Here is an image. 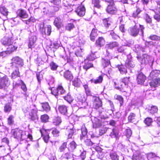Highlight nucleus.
<instances>
[{
    "label": "nucleus",
    "instance_id": "1",
    "mask_svg": "<svg viewBox=\"0 0 160 160\" xmlns=\"http://www.w3.org/2000/svg\"><path fill=\"white\" fill-rule=\"evenodd\" d=\"M144 27L143 25L139 24V28L138 26L136 24L133 26H132L129 28L128 29V32L131 36L134 37L137 36L139 34V31H140L139 34L142 36L143 35V30L144 29Z\"/></svg>",
    "mask_w": 160,
    "mask_h": 160
},
{
    "label": "nucleus",
    "instance_id": "2",
    "mask_svg": "<svg viewBox=\"0 0 160 160\" xmlns=\"http://www.w3.org/2000/svg\"><path fill=\"white\" fill-rule=\"evenodd\" d=\"M130 77H125L124 78L122 81L115 80H114V84L115 88L122 92H125L124 88L130 82Z\"/></svg>",
    "mask_w": 160,
    "mask_h": 160
},
{
    "label": "nucleus",
    "instance_id": "3",
    "mask_svg": "<svg viewBox=\"0 0 160 160\" xmlns=\"http://www.w3.org/2000/svg\"><path fill=\"white\" fill-rule=\"evenodd\" d=\"M12 132L15 138L18 140H23L26 138V132L19 129L12 130Z\"/></svg>",
    "mask_w": 160,
    "mask_h": 160
},
{
    "label": "nucleus",
    "instance_id": "4",
    "mask_svg": "<svg viewBox=\"0 0 160 160\" xmlns=\"http://www.w3.org/2000/svg\"><path fill=\"white\" fill-rule=\"evenodd\" d=\"M11 68H19L23 65V61L22 59L18 57H15L11 59Z\"/></svg>",
    "mask_w": 160,
    "mask_h": 160
},
{
    "label": "nucleus",
    "instance_id": "5",
    "mask_svg": "<svg viewBox=\"0 0 160 160\" xmlns=\"http://www.w3.org/2000/svg\"><path fill=\"white\" fill-rule=\"evenodd\" d=\"M102 0L109 3L106 9L107 12L111 14H113L116 12L118 9L115 6V4L113 0Z\"/></svg>",
    "mask_w": 160,
    "mask_h": 160
},
{
    "label": "nucleus",
    "instance_id": "6",
    "mask_svg": "<svg viewBox=\"0 0 160 160\" xmlns=\"http://www.w3.org/2000/svg\"><path fill=\"white\" fill-rule=\"evenodd\" d=\"M10 84V81L9 78L5 75L0 77V89L5 88L8 86Z\"/></svg>",
    "mask_w": 160,
    "mask_h": 160
},
{
    "label": "nucleus",
    "instance_id": "7",
    "mask_svg": "<svg viewBox=\"0 0 160 160\" xmlns=\"http://www.w3.org/2000/svg\"><path fill=\"white\" fill-rule=\"evenodd\" d=\"M52 93L56 97L59 95H64L66 93V91L62 86L59 85L56 88H52Z\"/></svg>",
    "mask_w": 160,
    "mask_h": 160
},
{
    "label": "nucleus",
    "instance_id": "8",
    "mask_svg": "<svg viewBox=\"0 0 160 160\" xmlns=\"http://www.w3.org/2000/svg\"><path fill=\"white\" fill-rule=\"evenodd\" d=\"M31 35L29 38L28 47L29 48H32L34 47V44L37 39V34L35 32H32L31 31Z\"/></svg>",
    "mask_w": 160,
    "mask_h": 160
},
{
    "label": "nucleus",
    "instance_id": "9",
    "mask_svg": "<svg viewBox=\"0 0 160 160\" xmlns=\"http://www.w3.org/2000/svg\"><path fill=\"white\" fill-rule=\"evenodd\" d=\"M42 27L41 28V26L40 27V31L43 35L49 36L50 35L52 28L50 25H47V26L44 27V24L42 25Z\"/></svg>",
    "mask_w": 160,
    "mask_h": 160
},
{
    "label": "nucleus",
    "instance_id": "10",
    "mask_svg": "<svg viewBox=\"0 0 160 160\" xmlns=\"http://www.w3.org/2000/svg\"><path fill=\"white\" fill-rule=\"evenodd\" d=\"M93 107L96 109L101 108L103 111L104 108H102V103L100 99L97 97H93Z\"/></svg>",
    "mask_w": 160,
    "mask_h": 160
},
{
    "label": "nucleus",
    "instance_id": "11",
    "mask_svg": "<svg viewBox=\"0 0 160 160\" xmlns=\"http://www.w3.org/2000/svg\"><path fill=\"white\" fill-rule=\"evenodd\" d=\"M149 84L151 88L154 90L156 88L160 86V79L159 78L153 79L149 82Z\"/></svg>",
    "mask_w": 160,
    "mask_h": 160
},
{
    "label": "nucleus",
    "instance_id": "12",
    "mask_svg": "<svg viewBox=\"0 0 160 160\" xmlns=\"http://www.w3.org/2000/svg\"><path fill=\"white\" fill-rule=\"evenodd\" d=\"M138 60L141 64L147 63L150 60V57L147 54H145L142 55V56H138Z\"/></svg>",
    "mask_w": 160,
    "mask_h": 160
},
{
    "label": "nucleus",
    "instance_id": "13",
    "mask_svg": "<svg viewBox=\"0 0 160 160\" xmlns=\"http://www.w3.org/2000/svg\"><path fill=\"white\" fill-rule=\"evenodd\" d=\"M75 12L78 15L82 17L85 14V9L83 6L81 5L78 7Z\"/></svg>",
    "mask_w": 160,
    "mask_h": 160
},
{
    "label": "nucleus",
    "instance_id": "14",
    "mask_svg": "<svg viewBox=\"0 0 160 160\" xmlns=\"http://www.w3.org/2000/svg\"><path fill=\"white\" fill-rule=\"evenodd\" d=\"M82 65L83 68L86 71L93 67V64L88 60L86 59H85L84 61L82 62Z\"/></svg>",
    "mask_w": 160,
    "mask_h": 160
},
{
    "label": "nucleus",
    "instance_id": "15",
    "mask_svg": "<svg viewBox=\"0 0 160 160\" xmlns=\"http://www.w3.org/2000/svg\"><path fill=\"white\" fill-rule=\"evenodd\" d=\"M111 58V57L109 55H108L104 58H102V65L104 68L107 67L110 64V60Z\"/></svg>",
    "mask_w": 160,
    "mask_h": 160
},
{
    "label": "nucleus",
    "instance_id": "16",
    "mask_svg": "<svg viewBox=\"0 0 160 160\" xmlns=\"http://www.w3.org/2000/svg\"><path fill=\"white\" fill-rule=\"evenodd\" d=\"M146 79V77L142 72L139 73L137 76V80L138 84H143Z\"/></svg>",
    "mask_w": 160,
    "mask_h": 160
},
{
    "label": "nucleus",
    "instance_id": "17",
    "mask_svg": "<svg viewBox=\"0 0 160 160\" xmlns=\"http://www.w3.org/2000/svg\"><path fill=\"white\" fill-rule=\"evenodd\" d=\"M17 13L18 16L22 18H27L28 17V14L26 11L23 9H18Z\"/></svg>",
    "mask_w": 160,
    "mask_h": 160
},
{
    "label": "nucleus",
    "instance_id": "18",
    "mask_svg": "<svg viewBox=\"0 0 160 160\" xmlns=\"http://www.w3.org/2000/svg\"><path fill=\"white\" fill-rule=\"evenodd\" d=\"M53 23L54 25L58 29H59L63 25L62 21L59 17H57L55 18Z\"/></svg>",
    "mask_w": 160,
    "mask_h": 160
},
{
    "label": "nucleus",
    "instance_id": "19",
    "mask_svg": "<svg viewBox=\"0 0 160 160\" xmlns=\"http://www.w3.org/2000/svg\"><path fill=\"white\" fill-rule=\"evenodd\" d=\"M13 71L11 74L12 78L15 79L17 77H20V72L19 68H11Z\"/></svg>",
    "mask_w": 160,
    "mask_h": 160
},
{
    "label": "nucleus",
    "instance_id": "20",
    "mask_svg": "<svg viewBox=\"0 0 160 160\" xmlns=\"http://www.w3.org/2000/svg\"><path fill=\"white\" fill-rule=\"evenodd\" d=\"M116 67L118 68L121 74H126L127 72V69L125 66L122 65H118Z\"/></svg>",
    "mask_w": 160,
    "mask_h": 160
},
{
    "label": "nucleus",
    "instance_id": "21",
    "mask_svg": "<svg viewBox=\"0 0 160 160\" xmlns=\"http://www.w3.org/2000/svg\"><path fill=\"white\" fill-rule=\"evenodd\" d=\"M155 14L153 16L154 18L158 22H160V8L153 10Z\"/></svg>",
    "mask_w": 160,
    "mask_h": 160
},
{
    "label": "nucleus",
    "instance_id": "22",
    "mask_svg": "<svg viewBox=\"0 0 160 160\" xmlns=\"http://www.w3.org/2000/svg\"><path fill=\"white\" fill-rule=\"evenodd\" d=\"M160 74V71L158 70H155L152 71L150 73L149 79H153L156 77H157Z\"/></svg>",
    "mask_w": 160,
    "mask_h": 160
},
{
    "label": "nucleus",
    "instance_id": "23",
    "mask_svg": "<svg viewBox=\"0 0 160 160\" xmlns=\"http://www.w3.org/2000/svg\"><path fill=\"white\" fill-rule=\"evenodd\" d=\"M63 76L66 79L70 81L73 78L72 73L68 70L64 72Z\"/></svg>",
    "mask_w": 160,
    "mask_h": 160
},
{
    "label": "nucleus",
    "instance_id": "24",
    "mask_svg": "<svg viewBox=\"0 0 160 160\" xmlns=\"http://www.w3.org/2000/svg\"><path fill=\"white\" fill-rule=\"evenodd\" d=\"M119 46L118 43L116 42H110L105 45V47L107 49H112L114 48L117 47Z\"/></svg>",
    "mask_w": 160,
    "mask_h": 160
},
{
    "label": "nucleus",
    "instance_id": "25",
    "mask_svg": "<svg viewBox=\"0 0 160 160\" xmlns=\"http://www.w3.org/2000/svg\"><path fill=\"white\" fill-rule=\"evenodd\" d=\"M105 41L102 37H99L96 41V45L99 47L103 46L105 44Z\"/></svg>",
    "mask_w": 160,
    "mask_h": 160
},
{
    "label": "nucleus",
    "instance_id": "26",
    "mask_svg": "<svg viewBox=\"0 0 160 160\" xmlns=\"http://www.w3.org/2000/svg\"><path fill=\"white\" fill-rule=\"evenodd\" d=\"M58 110L59 112L61 114L63 115H66L67 112V107L64 105H62L58 107Z\"/></svg>",
    "mask_w": 160,
    "mask_h": 160
},
{
    "label": "nucleus",
    "instance_id": "27",
    "mask_svg": "<svg viewBox=\"0 0 160 160\" xmlns=\"http://www.w3.org/2000/svg\"><path fill=\"white\" fill-rule=\"evenodd\" d=\"M29 115L30 116L31 119L33 121L38 119V117L36 110L32 109L31 112L30 113Z\"/></svg>",
    "mask_w": 160,
    "mask_h": 160
},
{
    "label": "nucleus",
    "instance_id": "28",
    "mask_svg": "<svg viewBox=\"0 0 160 160\" xmlns=\"http://www.w3.org/2000/svg\"><path fill=\"white\" fill-rule=\"evenodd\" d=\"M49 130H47L44 131V133H43L42 131L41 132L42 136L43 137V139L46 143L48 141V139L49 138V136L48 134V132L49 131Z\"/></svg>",
    "mask_w": 160,
    "mask_h": 160
},
{
    "label": "nucleus",
    "instance_id": "29",
    "mask_svg": "<svg viewBox=\"0 0 160 160\" xmlns=\"http://www.w3.org/2000/svg\"><path fill=\"white\" fill-rule=\"evenodd\" d=\"M118 131L116 128H113L111 130V132L110 134V136L112 138H117L118 137Z\"/></svg>",
    "mask_w": 160,
    "mask_h": 160
},
{
    "label": "nucleus",
    "instance_id": "30",
    "mask_svg": "<svg viewBox=\"0 0 160 160\" xmlns=\"http://www.w3.org/2000/svg\"><path fill=\"white\" fill-rule=\"evenodd\" d=\"M17 48V47L16 46L15 44H12L11 43L8 46V47L7 48L8 52H9V54L12 53V52H14L15 50H16Z\"/></svg>",
    "mask_w": 160,
    "mask_h": 160
},
{
    "label": "nucleus",
    "instance_id": "31",
    "mask_svg": "<svg viewBox=\"0 0 160 160\" xmlns=\"http://www.w3.org/2000/svg\"><path fill=\"white\" fill-rule=\"evenodd\" d=\"M97 30L95 29H93L91 32V33L90 35V38L91 40L92 41H94L95 38L97 36Z\"/></svg>",
    "mask_w": 160,
    "mask_h": 160
},
{
    "label": "nucleus",
    "instance_id": "32",
    "mask_svg": "<svg viewBox=\"0 0 160 160\" xmlns=\"http://www.w3.org/2000/svg\"><path fill=\"white\" fill-rule=\"evenodd\" d=\"M81 130L82 132V135H81L80 139L82 140V139L83 137H85L87 135V129L84 125L82 126Z\"/></svg>",
    "mask_w": 160,
    "mask_h": 160
},
{
    "label": "nucleus",
    "instance_id": "33",
    "mask_svg": "<svg viewBox=\"0 0 160 160\" xmlns=\"http://www.w3.org/2000/svg\"><path fill=\"white\" fill-rule=\"evenodd\" d=\"M63 158L67 160L71 159L73 158V155L69 151L66 153L62 155Z\"/></svg>",
    "mask_w": 160,
    "mask_h": 160
},
{
    "label": "nucleus",
    "instance_id": "34",
    "mask_svg": "<svg viewBox=\"0 0 160 160\" xmlns=\"http://www.w3.org/2000/svg\"><path fill=\"white\" fill-rule=\"evenodd\" d=\"M12 43L11 39L9 38H4L2 41V44L4 46H8Z\"/></svg>",
    "mask_w": 160,
    "mask_h": 160
},
{
    "label": "nucleus",
    "instance_id": "35",
    "mask_svg": "<svg viewBox=\"0 0 160 160\" xmlns=\"http://www.w3.org/2000/svg\"><path fill=\"white\" fill-rule=\"evenodd\" d=\"M109 156L112 160H119V157L115 152H110Z\"/></svg>",
    "mask_w": 160,
    "mask_h": 160
},
{
    "label": "nucleus",
    "instance_id": "36",
    "mask_svg": "<svg viewBox=\"0 0 160 160\" xmlns=\"http://www.w3.org/2000/svg\"><path fill=\"white\" fill-rule=\"evenodd\" d=\"M129 122H134L136 120V115L133 113H131L128 117Z\"/></svg>",
    "mask_w": 160,
    "mask_h": 160
},
{
    "label": "nucleus",
    "instance_id": "37",
    "mask_svg": "<svg viewBox=\"0 0 160 160\" xmlns=\"http://www.w3.org/2000/svg\"><path fill=\"white\" fill-rule=\"evenodd\" d=\"M0 12L2 14L5 16L8 15V13L7 9L3 6L0 7Z\"/></svg>",
    "mask_w": 160,
    "mask_h": 160
},
{
    "label": "nucleus",
    "instance_id": "38",
    "mask_svg": "<svg viewBox=\"0 0 160 160\" xmlns=\"http://www.w3.org/2000/svg\"><path fill=\"white\" fill-rule=\"evenodd\" d=\"M42 107L43 110L46 112H48L50 111V107L48 102L42 103Z\"/></svg>",
    "mask_w": 160,
    "mask_h": 160
},
{
    "label": "nucleus",
    "instance_id": "39",
    "mask_svg": "<svg viewBox=\"0 0 160 160\" xmlns=\"http://www.w3.org/2000/svg\"><path fill=\"white\" fill-rule=\"evenodd\" d=\"M148 112L152 114L157 112L158 111V107L155 106H153L149 108L148 109Z\"/></svg>",
    "mask_w": 160,
    "mask_h": 160
},
{
    "label": "nucleus",
    "instance_id": "40",
    "mask_svg": "<svg viewBox=\"0 0 160 160\" xmlns=\"http://www.w3.org/2000/svg\"><path fill=\"white\" fill-rule=\"evenodd\" d=\"M103 24L106 27H108L111 23V19L110 18H106L103 20Z\"/></svg>",
    "mask_w": 160,
    "mask_h": 160
},
{
    "label": "nucleus",
    "instance_id": "41",
    "mask_svg": "<svg viewBox=\"0 0 160 160\" xmlns=\"http://www.w3.org/2000/svg\"><path fill=\"white\" fill-rule=\"evenodd\" d=\"M81 84V82L79 79L78 78H75L72 81V84L76 87H79Z\"/></svg>",
    "mask_w": 160,
    "mask_h": 160
},
{
    "label": "nucleus",
    "instance_id": "42",
    "mask_svg": "<svg viewBox=\"0 0 160 160\" xmlns=\"http://www.w3.org/2000/svg\"><path fill=\"white\" fill-rule=\"evenodd\" d=\"M61 122V119L60 118L58 117L54 118L52 121L53 123L55 125H59Z\"/></svg>",
    "mask_w": 160,
    "mask_h": 160
},
{
    "label": "nucleus",
    "instance_id": "43",
    "mask_svg": "<svg viewBox=\"0 0 160 160\" xmlns=\"http://www.w3.org/2000/svg\"><path fill=\"white\" fill-rule=\"evenodd\" d=\"M132 159L133 160H144L141 155L138 153L134 154Z\"/></svg>",
    "mask_w": 160,
    "mask_h": 160
},
{
    "label": "nucleus",
    "instance_id": "44",
    "mask_svg": "<svg viewBox=\"0 0 160 160\" xmlns=\"http://www.w3.org/2000/svg\"><path fill=\"white\" fill-rule=\"evenodd\" d=\"M103 80V77L102 76H100L98 78L96 79H92V82H94L95 84L100 83L102 82Z\"/></svg>",
    "mask_w": 160,
    "mask_h": 160
},
{
    "label": "nucleus",
    "instance_id": "45",
    "mask_svg": "<svg viewBox=\"0 0 160 160\" xmlns=\"http://www.w3.org/2000/svg\"><path fill=\"white\" fill-rule=\"evenodd\" d=\"M114 98L119 102L120 106L122 105L123 102V99L122 97L121 96L116 95Z\"/></svg>",
    "mask_w": 160,
    "mask_h": 160
},
{
    "label": "nucleus",
    "instance_id": "46",
    "mask_svg": "<svg viewBox=\"0 0 160 160\" xmlns=\"http://www.w3.org/2000/svg\"><path fill=\"white\" fill-rule=\"evenodd\" d=\"M63 98L65 100L70 103L73 100V98H72L71 96L69 94H68L67 96H64Z\"/></svg>",
    "mask_w": 160,
    "mask_h": 160
},
{
    "label": "nucleus",
    "instance_id": "47",
    "mask_svg": "<svg viewBox=\"0 0 160 160\" xmlns=\"http://www.w3.org/2000/svg\"><path fill=\"white\" fill-rule=\"evenodd\" d=\"M14 117L12 115L9 116L8 118V123L9 125H11L13 124L14 121Z\"/></svg>",
    "mask_w": 160,
    "mask_h": 160
},
{
    "label": "nucleus",
    "instance_id": "48",
    "mask_svg": "<svg viewBox=\"0 0 160 160\" xmlns=\"http://www.w3.org/2000/svg\"><path fill=\"white\" fill-rule=\"evenodd\" d=\"M75 27L74 25L72 23H68L66 26V29L68 31H70Z\"/></svg>",
    "mask_w": 160,
    "mask_h": 160
},
{
    "label": "nucleus",
    "instance_id": "49",
    "mask_svg": "<svg viewBox=\"0 0 160 160\" xmlns=\"http://www.w3.org/2000/svg\"><path fill=\"white\" fill-rule=\"evenodd\" d=\"M11 105L9 103L7 104L4 106V111L6 112H10L11 110Z\"/></svg>",
    "mask_w": 160,
    "mask_h": 160
},
{
    "label": "nucleus",
    "instance_id": "50",
    "mask_svg": "<svg viewBox=\"0 0 160 160\" xmlns=\"http://www.w3.org/2000/svg\"><path fill=\"white\" fill-rule=\"evenodd\" d=\"M49 117L47 114H44L41 116V119L42 122H47L48 121Z\"/></svg>",
    "mask_w": 160,
    "mask_h": 160
},
{
    "label": "nucleus",
    "instance_id": "51",
    "mask_svg": "<svg viewBox=\"0 0 160 160\" xmlns=\"http://www.w3.org/2000/svg\"><path fill=\"white\" fill-rule=\"evenodd\" d=\"M36 21L35 19L32 17H31L28 20L25 21V23L27 25H31L32 23Z\"/></svg>",
    "mask_w": 160,
    "mask_h": 160
},
{
    "label": "nucleus",
    "instance_id": "52",
    "mask_svg": "<svg viewBox=\"0 0 160 160\" xmlns=\"http://www.w3.org/2000/svg\"><path fill=\"white\" fill-rule=\"evenodd\" d=\"M135 65L134 62L131 61H128L125 64L126 67L128 68H133L135 66Z\"/></svg>",
    "mask_w": 160,
    "mask_h": 160
},
{
    "label": "nucleus",
    "instance_id": "53",
    "mask_svg": "<svg viewBox=\"0 0 160 160\" xmlns=\"http://www.w3.org/2000/svg\"><path fill=\"white\" fill-rule=\"evenodd\" d=\"M125 135L127 138H129L132 134V132L130 128L126 129L125 131Z\"/></svg>",
    "mask_w": 160,
    "mask_h": 160
},
{
    "label": "nucleus",
    "instance_id": "54",
    "mask_svg": "<svg viewBox=\"0 0 160 160\" xmlns=\"http://www.w3.org/2000/svg\"><path fill=\"white\" fill-rule=\"evenodd\" d=\"M152 120L151 118H147L144 121V122L148 126H150L152 122Z\"/></svg>",
    "mask_w": 160,
    "mask_h": 160
},
{
    "label": "nucleus",
    "instance_id": "55",
    "mask_svg": "<svg viewBox=\"0 0 160 160\" xmlns=\"http://www.w3.org/2000/svg\"><path fill=\"white\" fill-rule=\"evenodd\" d=\"M50 66L51 69L52 70H56L58 67V65L53 62H52L50 63Z\"/></svg>",
    "mask_w": 160,
    "mask_h": 160
},
{
    "label": "nucleus",
    "instance_id": "56",
    "mask_svg": "<svg viewBox=\"0 0 160 160\" xmlns=\"http://www.w3.org/2000/svg\"><path fill=\"white\" fill-rule=\"evenodd\" d=\"M81 148L82 149L80 150V152H81L80 157L82 158V159L83 160L86 158V152L84 151L83 148Z\"/></svg>",
    "mask_w": 160,
    "mask_h": 160
},
{
    "label": "nucleus",
    "instance_id": "57",
    "mask_svg": "<svg viewBox=\"0 0 160 160\" xmlns=\"http://www.w3.org/2000/svg\"><path fill=\"white\" fill-rule=\"evenodd\" d=\"M102 125V124L101 121L98 120L97 121L93 123V127L95 128H99Z\"/></svg>",
    "mask_w": 160,
    "mask_h": 160
},
{
    "label": "nucleus",
    "instance_id": "58",
    "mask_svg": "<svg viewBox=\"0 0 160 160\" xmlns=\"http://www.w3.org/2000/svg\"><path fill=\"white\" fill-rule=\"evenodd\" d=\"M67 143L66 142H63L61 146L59 148V150L60 152H62L66 148Z\"/></svg>",
    "mask_w": 160,
    "mask_h": 160
},
{
    "label": "nucleus",
    "instance_id": "59",
    "mask_svg": "<svg viewBox=\"0 0 160 160\" xmlns=\"http://www.w3.org/2000/svg\"><path fill=\"white\" fill-rule=\"evenodd\" d=\"M75 131V129H73V128L72 129H70L68 131V137L69 138H71L72 136L74 133V132Z\"/></svg>",
    "mask_w": 160,
    "mask_h": 160
},
{
    "label": "nucleus",
    "instance_id": "60",
    "mask_svg": "<svg viewBox=\"0 0 160 160\" xmlns=\"http://www.w3.org/2000/svg\"><path fill=\"white\" fill-rule=\"evenodd\" d=\"M83 50L81 48H79L77 49L76 52L75 54L77 56H82V54Z\"/></svg>",
    "mask_w": 160,
    "mask_h": 160
},
{
    "label": "nucleus",
    "instance_id": "61",
    "mask_svg": "<svg viewBox=\"0 0 160 160\" xmlns=\"http://www.w3.org/2000/svg\"><path fill=\"white\" fill-rule=\"evenodd\" d=\"M96 58L95 55L92 53L90 55H88L87 58L86 59L88 60L89 61H92Z\"/></svg>",
    "mask_w": 160,
    "mask_h": 160
},
{
    "label": "nucleus",
    "instance_id": "62",
    "mask_svg": "<svg viewBox=\"0 0 160 160\" xmlns=\"http://www.w3.org/2000/svg\"><path fill=\"white\" fill-rule=\"evenodd\" d=\"M69 146L71 150H73L76 148L77 145L74 141H72L70 143Z\"/></svg>",
    "mask_w": 160,
    "mask_h": 160
},
{
    "label": "nucleus",
    "instance_id": "63",
    "mask_svg": "<svg viewBox=\"0 0 160 160\" xmlns=\"http://www.w3.org/2000/svg\"><path fill=\"white\" fill-rule=\"evenodd\" d=\"M117 48V51L119 52H123L124 50H125V46H121L119 47H118Z\"/></svg>",
    "mask_w": 160,
    "mask_h": 160
},
{
    "label": "nucleus",
    "instance_id": "64",
    "mask_svg": "<svg viewBox=\"0 0 160 160\" xmlns=\"http://www.w3.org/2000/svg\"><path fill=\"white\" fill-rule=\"evenodd\" d=\"M156 156V155L155 154L151 152L147 154V157L148 160H149L150 158L155 157Z\"/></svg>",
    "mask_w": 160,
    "mask_h": 160
}]
</instances>
